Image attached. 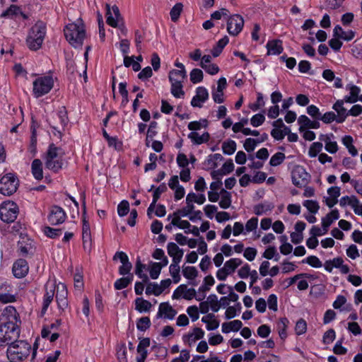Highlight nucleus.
Masks as SVG:
<instances>
[{"label":"nucleus","mask_w":362,"mask_h":362,"mask_svg":"<svg viewBox=\"0 0 362 362\" xmlns=\"http://www.w3.org/2000/svg\"><path fill=\"white\" fill-rule=\"evenodd\" d=\"M46 24L42 21H37L29 30L26 37V45L32 51L40 49L46 35Z\"/></svg>","instance_id":"f257e3e1"},{"label":"nucleus","mask_w":362,"mask_h":362,"mask_svg":"<svg viewBox=\"0 0 362 362\" xmlns=\"http://www.w3.org/2000/svg\"><path fill=\"white\" fill-rule=\"evenodd\" d=\"M63 154L61 148L56 146L54 144H50L45 158V167L55 173H58L62 169L64 165Z\"/></svg>","instance_id":"f03ea898"},{"label":"nucleus","mask_w":362,"mask_h":362,"mask_svg":"<svg viewBox=\"0 0 362 362\" xmlns=\"http://www.w3.org/2000/svg\"><path fill=\"white\" fill-rule=\"evenodd\" d=\"M66 40L74 47H81L86 37V30L83 23H69L64 30Z\"/></svg>","instance_id":"7ed1b4c3"},{"label":"nucleus","mask_w":362,"mask_h":362,"mask_svg":"<svg viewBox=\"0 0 362 362\" xmlns=\"http://www.w3.org/2000/svg\"><path fill=\"white\" fill-rule=\"evenodd\" d=\"M31 346L26 341L16 339L8 346L6 355L8 359L23 361L30 354Z\"/></svg>","instance_id":"20e7f679"},{"label":"nucleus","mask_w":362,"mask_h":362,"mask_svg":"<svg viewBox=\"0 0 362 362\" xmlns=\"http://www.w3.org/2000/svg\"><path fill=\"white\" fill-rule=\"evenodd\" d=\"M20 329L18 325H0V346H10L19 337Z\"/></svg>","instance_id":"39448f33"},{"label":"nucleus","mask_w":362,"mask_h":362,"mask_svg":"<svg viewBox=\"0 0 362 362\" xmlns=\"http://www.w3.org/2000/svg\"><path fill=\"white\" fill-rule=\"evenodd\" d=\"M33 94L38 98L47 94L54 86V79L52 76H43L37 78L33 83Z\"/></svg>","instance_id":"423d86ee"},{"label":"nucleus","mask_w":362,"mask_h":362,"mask_svg":"<svg viewBox=\"0 0 362 362\" xmlns=\"http://www.w3.org/2000/svg\"><path fill=\"white\" fill-rule=\"evenodd\" d=\"M18 177L13 173H7L0 179V193L5 196H11L18 187Z\"/></svg>","instance_id":"0eeeda50"},{"label":"nucleus","mask_w":362,"mask_h":362,"mask_svg":"<svg viewBox=\"0 0 362 362\" xmlns=\"http://www.w3.org/2000/svg\"><path fill=\"white\" fill-rule=\"evenodd\" d=\"M18 214V205L13 202H4L0 205V219L4 222H13Z\"/></svg>","instance_id":"6e6552de"},{"label":"nucleus","mask_w":362,"mask_h":362,"mask_svg":"<svg viewBox=\"0 0 362 362\" xmlns=\"http://www.w3.org/2000/svg\"><path fill=\"white\" fill-rule=\"evenodd\" d=\"M291 177L293 184L300 188L305 187L310 180V175L301 165H296L293 168Z\"/></svg>","instance_id":"1a4fd4ad"},{"label":"nucleus","mask_w":362,"mask_h":362,"mask_svg":"<svg viewBox=\"0 0 362 362\" xmlns=\"http://www.w3.org/2000/svg\"><path fill=\"white\" fill-rule=\"evenodd\" d=\"M105 16L107 23L112 28L119 26V23L122 21L119 9L116 5L110 7V5L107 4Z\"/></svg>","instance_id":"9d476101"},{"label":"nucleus","mask_w":362,"mask_h":362,"mask_svg":"<svg viewBox=\"0 0 362 362\" xmlns=\"http://www.w3.org/2000/svg\"><path fill=\"white\" fill-rule=\"evenodd\" d=\"M243 25V18L240 15L235 14L228 20L227 30L230 35L236 36L242 31Z\"/></svg>","instance_id":"9b49d317"},{"label":"nucleus","mask_w":362,"mask_h":362,"mask_svg":"<svg viewBox=\"0 0 362 362\" xmlns=\"http://www.w3.org/2000/svg\"><path fill=\"white\" fill-rule=\"evenodd\" d=\"M119 259L122 263V265L119 267L118 272L121 276H128L129 274H133L131 273L132 269V264L129 262L127 255L122 252H117L113 256V260L116 261Z\"/></svg>","instance_id":"f8f14e48"},{"label":"nucleus","mask_w":362,"mask_h":362,"mask_svg":"<svg viewBox=\"0 0 362 362\" xmlns=\"http://www.w3.org/2000/svg\"><path fill=\"white\" fill-rule=\"evenodd\" d=\"M83 228H82V240L83 247L86 251L90 252L91 250V234L90 228L88 221L86 219V205L85 201L83 202Z\"/></svg>","instance_id":"ddd939ff"},{"label":"nucleus","mask_w":362,"mask_h":362,"mask_svg":"<svg viewBox=\"0 0 362 362\" xmlns=\"http://www.w3.org/2000/svg\"><path fill=\"white\" fill-rule=\"evenodd\" d=\"M0 320L2 321L1 324L8 325V324L17 325V322H21L19 315L16 311L15 307L12 305L6 306L1 315Z\"/></svg>","instance_id":"4468645a"},{"label":"nucleus","mask_w":362,"mask_h":362,"mask_svg":"<svg viewBox=\"0 0 362 362\" xmlns=\"http://www.w3.org/2000/svg\"><path fill=\"white\" fill-rule=\"evenodd\" d=\"M16 300V293H13V287L7 281L0 283V302L8 303Z\"/></svg>","instance_id":"2eb2a0df"},{"label":"nucleus","mask_w":362,"mask_h":362,"mask_svg":"<svg viewBox=\"0 0 362 362\" xmlns=\"http://www.w3.org/2000/svg\"><path fill=\"white\" fill-rule=\"evenodd\" d=\"M66 214L64 209L59 206H53L48 215V221L51 225H59L64 222Z\"/></svg>","instance_id":"dca6fc26"},{"label":"nucleus","mask_w":362,"mask_h":362,"mask_svg":"<svg viewBox=\"0 0 362 362\" xmlns=\"http://www.w3.org/2000/svg\"><path fill=\"white\" fill-rule=\"evenodd\" d=\"M209 99V93L206 88L199 86L196 89V94L191 100V105L193 107H202L204 103Z\"/></svg>","instance_id":"f3484780"},{"label":"nucleus","mask_w":362,"mask_h":362,"mask_svg":"<svg viewBox=\"0 0 362 362\" xmlns=\"http://www.w3.org/2000/svg\"><path fill=\"white\" fill-rule=\"evenodd\" d=\"M29 271L28 264L23 259H17L13 264L12 272L15 277L21 279L25 276Z\"/></svg>","instance_id":"a211bd4d"},{"label":"nucleus","mask_w":362,"mask_h":362,"mask_svg":"<svg viewBox=\"0 0 362 362\" xmlns=\"http://www.w3.org/2000/svg\"><path fill=\"white\" fill-rule=\"evenodd\" d=\"M55 286L53 284H47L45 285V293L43 297V303L40 316L42 317L47 310L54 296Z\"/></svg>","instance_id":"6ab92c4d"},{"label":"nucleus","mask_w":362,"mask_h":362,"mask_svg":"<svg viewBox=\"0 0 362 362\" xmlns=\"http://www.w3.org/2000/svg\"><path fill=\"white\" fill-rule=\"evenodd\" d=\"M298 122L300 125V132H303L308 129H318L320 126L318 121H311L306 115H300L298 119Z\"/></svg>","instance_id":"aec40b11"},{"label":"nucleus","mask_w":362,"mask_h":362,"mask_svg":"<svg viewBox=\"0 0 362 362\" xmlns=\"http://www.w3.org/2000/svg\"><path fill=\"white\" fill-rule=\"evenodd\" d=\"M169 320H173L177 314V311L168 303H161L159 305L157 317H161L163 315Z\"/></svg>","instance_id":"412c9836"},{"label":"nucleus","mask_w":362,"mask_h":362,"mask_svg":"<svg viewBox=\"0 0 362 362\" xmlns=\"http://www.w3.org/2000/svg\"><path fill=\"white\" fill-rule=\"evenodd\" d=\"M333 36L345 41H351L355 37V32L353 30L345 32L339 25H337L333 30Z\"/></svg>","instance_id":"4be33fe9"},{"label":"nucleus","mask_w":362,"mask_h":362,"mask_svg":"<svg viewBox=\"0 0 362 362\" xmlns=\"http://www.w3.org/2000/svg\"><path fill=\"white\" fill-rule=\"evenodd\" d=\"M268 54L278 55L283 52L282 41L280 40H269L267 43Z\"/></svg>","instance_id":"5701e85b"},{"label":"nucleus","mask_w":362,"mask_h":362,"mask_svg":"<svg viewBox=\"0 0 362 362\" xmlns=\"http://www.w3.org/2000/svg\"><path fill=\"white\" fill-rule=\"evenodd\" d=\"M346 89L350 90V95H346L344 97L345 102L348 103H354L357 102L361 92L360 88L354 84H348L346 86Z\"/></svg>","instance_id":"b1692460"},{"label":"nucleus","mask_w":362,"mask_h":362,"mask_svg":"<svg viewBox=\"0 0 362 362\" xmlns=\"http://www.w3.org/2000/svg\"><path fill=\"white\" fill-rule=\"evenodd\" d=\"M188 138L195 145H200L209 141L210 135L208 132H204L202 135H199L196 132H192L188 134Z\"/></svg>","instance_id":"393cba45"},{"label":"nucleus","mask_w":362,"mask_h":362,"mask_svg":"<svg viewBox=\"0 0 362 362\" xmlns=\"http://www.w3.org/2000/svg\"><path fill=\"white\" fill-rule=\"evenodd\" d=\"M32 174L33 177L40 180L43 178L42 163L40 159H35L31 165Z\"/></svg>","instance_id":"a878e982"},{"label":"nucleus","mask_w":362,"mask_h":362,"mask_svg":"<svg viewBox=\"0 0 362 362\" xmlns=\"http://www.w3.org/2000/svg\"><path fill=\"white\" fill-rule=\"evenodd\" d=\"M187 77L186 70L173 69L169 72L168 78L170 82L183 83Z\"/></svg>","instance_id":"bb28decb"},{"label":"nucleus","mask_w":362,"mask_h":362,"mask_svg":"<svg viewBox=\"0 0 362 362\" xmlns=\"http://www.w3.org/2000/svg\"><path fill=\"white\" fill-rule=\"evenodd\" d=\"M134 275L129 274L128 276H122V278H119L115 281L114 283V288L116 290H122L123 288H127L133 281Z\"/></svg>","instance_id":"cd10ccee"},{"label":"nucleus","mask_w":362,"mask_h":362,"mask_svg":"<svg viewBox=\"0 0 362 362\" xmlns=\"http://www.w3.org/2000/svg\"><path fill=\"white\" fill-rule=\"evenodd\" d=\"M194 209V205L193 204H187L186 206L177 209L175 211L173 215L170 214L168 217V220H170L172 216L177 217H185L188 216L192 213L193 209Z\"/></svg>","instance_id":"c85d7f7f"},{"label":"nucleus","mask_w":362,"mask_h":362,"mask_svg":"<svg viewBox=\"0 0 362 362\" xmlns=\"http://www.w3.org/2000/svg\"><path fill=\"white\" fill-rule=\"evenodd\" d=\"M274 208V205L273 203L269 202H264L254 206V213L257 216H261L267 211H272Z\"/></svg>","instance_id":"c756f323"},{"label":"nucleus","mask_w":362,"mask_h":362,"mask_svg":"<svg viewBox=\"0 0 362 362\" xmlns=\"http://www.w3.org/2000/svg\"><path fill=\"white\" fill-rule=\"evenodd\" d=\"M151 306V303L143 298H137L135 300V309L141 313L149 311Z\"/></svg>","instance_id":"7c9ffc66"},{"label":"nucleus","mask_w":362,"mask_h":362,"mask_svg":"<svg viewBox=\"0 0 362 362\" xmlns=\"http://www.w3.org/2000/svg\"><path fill=\"white\" fill-rule=\"evenodd\" d=\"M146 269V265L142 264L139 257L137 258L135 264V274L139 278L143 280L144 283L148 281V277L146 274L144 273V270Z\"/></svg>","instance_id":"2f4dec72"},{"label":"nucleus","mask_w":362,"mask_h":362,"mask_svg":"<svg viewBox=\"0 0 362 362\" xmlns=\"http://www.w3.org/2000/svg\"><path fill=\"white\" fill-rule=\"evenodd\" d=\"M229 39L228 36H224L221 39H220L216 45L211 49V54L214 57H218L222 52L223 48L228 43Z\"/></svg>","instance_id":"473e14b6"},{"label":"nucleus","mask_w":362,"mask_h":362,"mask_svg":"<svg viewBox=\"0 0 362 362\" xmlns=\"http://www.w3.org/2000/svg\"><path fill=\"white\" fill-rule=\"evenodd\" d=\"M242 263L243 261L239 258H231L225 262L223 268L228 272L229 274H231Z\"/></svg>","instance_id":"72a5a7b5"},{"label":"nucleus","mask_w":362,"mask_h":362,"mask_svg":"<svg viewBox=\"0 0 362 362\" xmlns=\"http://www.w3.org/2000/svg\"><path fill=\"white\" fill-rule=\"evenodd\" d=\"M221 201L219 202V206L221 208L226 209L230 207L231 204V194L224 189H221L220 192Z\"/></svg>","instance_id":"f704fd0d"},{"label":"nucleus","mask_w":362,"mask_h":362,"mask_svg":"<svg viewBox=\"0 0 362 362\" xmlns=\"http://www.w3.org/2000/svg\"><path fill=\"white\" fill-rule=\"evenodd\" d=\"M339 211L337 209H333L322 218V225H325V227H329L331 224L334 221L339 219Z\"/></svg>","instance_id":"c9c22d12"},{"label":"nucleus","mask_w":362,"mask_h":362,"mask_svg":"<svg viewBox=\"0 0 362 362\" xmlns=\"http://www.w3.org/2000/svg\"><path fill=\"white\" fill-rule=\"evenodd\" d=\"M289 324V320L286 317H281L277 322V329L279 337L281 339H284L287 337L286 329Z\"/></svg>","instance_id":"e433bc0d"},{"label":"nucleus","mask_w":362,"mask_h":362,"mask_svg":"<svg viewBox=\"0 0 362 362\" xmlns=\"http://www.w3.org/2000/svg\"><path fill=\"white\" fill-rule=\"evenodd\" d=\"M171 88L170 92L172 95L176 98H183L185 95V91L183 90L182 83L180 82H170Z\"/></svg>","instance_id":"4c0bfd02"},{"label":"nucleus","mask_w":362,"mask_h":362,"mask_svg":"<svg viewBox=\"0 0 362 362\" xmlns=\"http://www.w3.org/2000/svg\"><path fill=\"white\" fill-rule=\"evenodd\" d=\"M222 150L226 155H232L236 150V143L233 140H228L222 144Z\"/></svg>","instance_id":"58836bf2"},{"label":"nucleus","mask_w":362,"mask_h":362,"mask_svg":"<svg viewBox=\"0 0 362 362\" xmlns=\"http://www.w3.org/2000/svg\"><path fill=\"white\" fill-rule=\"evenodd\" d=\"M359 203L358 199L356 196H344L342 197L339 200V204L341 206H346V205H349L351 207L356 206Z\"/></svg>","instance_id":"ea45409f"},{"label":"nucleus","mask_w":362,"mask_h":362,"mask_svg":"<svg viewBox=\"0 0 362 362\" xmlns=\"http://www.w3.org/2000/svg\"><path fill=\"white\" fill-rule=\"evenodd\" d=\"M206 300L209 302V307H211L213 312L216 313L221 308L219 300L216 294H210Z\"/></svg>","instance_id":"a19ab883"},{"label":"nucleus","mask_w":362,"mask_h":362,"mask_svg":"<svg viewBox=\"0 0 362 362\" xmlns=\"http://www.w3.org/2000/svg\"><path fill=\"white\" fill-rule=\"evenodd\" d=\"M44 233L49 238H57L62 233L61 228H53L49 226H45L43 228Z\"/></svg>","instance_id":"79ce46f5"},{"label":"nucleus","mask_w":362,"mask_h":362,"mask_svg":"<svg viewBox=\"0 0 362 362\" xmlns=\"http://www.w3.org/2000/svg\"><path fill=\"white\" fill-rule=\"evenodd\" d=\"M163 293V289L159 288V285L156 283H149L146 288V294H153L156 296H160Z\"/></svg>","instance_id":"37998d69"},{"label":"nucleus","mask_w":362,"mask_h":362,"mask_svg":"<svg viewBox=\"0 0 362 362\" xmlns=\"http://www.w3.org/2000/svg\"><path fill=\"white\" fill-rule=\"evenodd\" d=\"M190 81L192 83H198L203 80V72L199 69H193L190 72Z\"/></svg>","instance_id":"c03bdc74"},{"label":"nucleus","mask_w":362,"mask_h":362,"mask_svg":"<svg viewBox=\"0 0 362 362\" xmlns=\"http://www.w3.org/2000/svg\"><path fill=\"white\" fill-rule=\"evenodd\" d=\"M182 4L181 3H177L170 10V15L172 21L176 22L182 11Z\"/></svg>","instance_id":"a18cd8bd"},{"label":"nucleus","mask_w":362,"mask_h":362,"mask_svg":"<svg viewBox=\"0 0 362 362\" xmlns=\"http://www.w3.org/2000/svg\"><path fill=\"white\" fill-rule=\"evenodd\" d=\"M18 12H20V7L18 6L12 4L1 13V17L13 18L14 16H17Z\"/></svg>","instance_id":"49530a36"},{"label":"nucleus","mask_w":362,"mask_h":362,"mask_svg":"<svg viewBox=\"0 0 362 362\" xmlns=\"http://www.w3.org/2000/svg\"><path fill=\"white\" fill-rule=\"evenodd\" d=\"M302 263L308 264L314 268H320L322 266V263L320 259L314 255L308 256L307 258L303 259Z\"/></svg>","instance_id":"de8ad7c7"},{"label":"nucleus","mask_w":362,"mask_h":362,"mask_svg":"<svg viewBox=\"0 0 362 362\" xmlns=\"http://www.w3.org/2000/svg\"><path fill=\"white\" fill-rule=\"evenodd\" d=\"M57 116L62 126L64 127L69 122L67 110L64 106L59 107L57 112Z\"/></svg>","instance_id":"09e8293b"},{"label":"nucleus","mask_w":362,"mask_h":362,"mask_svg":"<svg viewBox=\"0 0 362 362\" xmlns=\"http://www.w3.org/2000/svg\"><path fill=\"white\" fill-rule=\"evenodd\" d=\"M180 218L181 217L173 216L172 224L180 229H187L188 230L191 227V224L187 221L180 220Z\"/></svg>","instance_id":"8fccbe9b"},{"label":"nucleus","mask_w":362,"mask_h":362,"mask_svg":"<svg viewBox=\"0 0 362 362\" xmlns=\"http://www.w3.org/2000/svg\"><path fill=\"white\" fill-rule=\"evenodd\" d=\"M182 274L187 279H194L198 274V272L194 267H186L182 269Z\"/></svg>","instance_id":"3c124183"},{"label":"nucleus","mask_w":362,"mask_h":362,"mask_svg":"<svg viewBox=\"0 0 362 362\" xmlns=\"http://www.w3.org/2000/svg\"><path fill=\"white\" fill-rule=\"evenodd\" d=\"M285 154L281 152H277L274 154L269 160V164L272 166H277L281 164L285 160Z\"/></svg>","instance_id":"603ef678"},{"label":"nucleus","mask_w":362,"mask_h":362,"mask_svg":"<svg viewBox=\"0 0 362 362\" xmlns=\"http://www.w3.org/2000/svg\"><path fill=\"white\" fill-rule=\"evenodd\" d=\"M151 326V320L148 317H142L136 322V327L140 331H146Z\"/></svg>","instance_id":"864d4df0"},{"label":"nucleus","mask_w":362,"mask_h":362,"mask_svg":"<svg viewBox=\"0 0 362 362\" xmlns=\"http://www.w3.org/2000/svg\"><path fill=\"white\" fill-rule=\"evenodd\" d=\"M303 206L312 214H315L317 213L320 206L317 201L315 200H305L303 203Z\"/></svg>","instance_id":"5fc2aeb1"},{"label":"nucleus","mask_w":362,"mask_h":362,"mask_svg":"<svg viewBox=\"0 0 362 362\" xmlns=\"http://www.w3.org/2000/svg\"><path fill=\"white\" fill-rule=\"evenodd\" d=\"M322 144L320 142H314L311 144L308 150V156L310 158L316 157L322 151Z\"/></svg>","instance_id":"6e6d98bb"},{"label":"nucleus","mask_w":362,"mask_h":362,"mask_svg":"<svg viewBox=\"0 0 362 362\" xmlns=\"http://www.w3.org/2000/svg\"><path fill=\"white\" fill-rule=\"evenodd\" d=\"M307 323L305 320L300 318L296 322L295 331L297 335H301L306 332Z\"/></svg>","instance_id":"4d7b16f0"},{"label":"nucleus","mask_w":362,"mask_h":362,"mask_svg":"<svg viewBox=\"0 0 362 362\" xmlns=\"http://www.w3.org/2000/svg\"><path fill=\"white\" fill-rule=\"evenodd\" d=\"M168 253L170 257L183 254V251L175 243H169L167 246Z\"/></svg>","instance_id":"13d9d810"},{"label":"nucleus","mask_w":362,"mask_h":362,"mask_svg":"<svg viewBox=\"0 0 362 362\" xmlns=\"http://www.w3.org/2000/svg\"><path fill=\"white\" fill-rule=\"evenodd\" d=\"M129 211V204L127 200L122 201L117 206V213L119 216H126Z\"/></svg>","instance_id":"bf43d9fd"},{"label":"nucleus","mask_w":362,"mask_h":362,"mask_svg":"<svg viewBox=\"0 0 362 362\" xmlns=\"http://www.w3.org/2000/svg\"><path fill=\"white\" fill-rule=\"evenodd\" d=\"M180 268L179 265L170 264L169 267L170 275L172 276L175 284L178 283L180 280Z\"/></svg>","instance_id":"052dcab7"},{"label":"nucleus","mask_w":362,"mask_h":362,"mask_svg":"<svg viewBox=\"0 0 362 362\" xmlns=\"http://www.w3.org/2000/svg\"><path fill=\"white\" fill-rule=\"evenodd\" d=\"M161 269L162 268L157 262H153L149 270L151 278L152 279H157L160 274Z\"/></svg>","instance_id":"680f3d73"},{"label":"nucleus","mask_w":362,"mask_h":362,"mask_svg":"<svg viewBox=\"0 0 362 362\" xmlns=\"http://www.w3.org/2000/svg\"><path fill=\"white\" fill-rule=\"evenodd\" d=\"M264 115L262 113H258L252 116V117L250 119V123L253 127H257L262 125L264 122Z\"/></svg>","instance_id":"e2e57ef3"},{"label":"nucleus","mask_w":362,"mask_h":362,"mask_svg":"<svg viewBox=\"0 0 362 362\" xmlns=\"http://www.w3.org/2000/svg\"><path fill=\"white\" fill-rule=\"evenodd\" d=\"M258 144L257 140L252 138H247L244 143V148L247 152H252L255 150L256 146Z\"/></svg>","instance_id":"0e129e2a"},{"label":"nucleus","mask_w":362,"mask_h":362,"mask_svg":"<svg viewBox=\"0 0 362 362\" xmlns=\"http://www.w3.org/2000/svg\"><path fill=\"white\" fill-rule=\"evenodd\" d=\"M264 105L263 95L261 93H257V101L255 103H251L249 107L252 111H257L261 107Z\"/></svg>","instance_id":"69168bd1"},{"label":"nucleus","mask_w":362,"mask_h":362,"mask_svg":"<svg viewBox=\"0 0 362 362\" xmlns=\"http://www.w3.org/2000/svg\"><path fill=\"white\" fill-rule=\"evenodd\" d=\"M337 115L333 112H327L323 115H321L320 119L325 124H329L334 121L337 122Z\"/></svg>","instance_id":"338daca9"},{"label":"nucleus","mask_w":362,"mask_h":362,"mask_svg":"<svg viewBox=\"0 0 362 362\" xmlns=\"http://www.w3.org/2000/svg\"><path fill=\"white\" fill-rule=\"evenodd\" d=\"M307 113L313 119L317 120L320 119V117L321 116V113L320 112L319 108L314 105H310L307 107Z\"/></svg>","instance_id":"774afa93"}]
</instances>
